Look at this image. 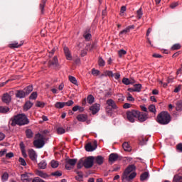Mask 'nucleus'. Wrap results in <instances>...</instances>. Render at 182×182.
I'll use <instances>...</instances> for the list:
<instances>
[{
  "label": "nucleus",
  "mask_w": 182,
  "mask_h": 182,
  "mask_svg": "<svg viewBox=\"0 0 182 182\" xmlns=\"http://www.w3.org/2000/svg\"><path fill=\"white\" fill-rule=\"evenodd\" d=\"M136 170V166L132 164L127 167L122 176V181L127 182L132 181L134 178H136L137 173L136 172H132Z\"/></svg>",
  "instance_id": "1"
},
{
  "label": "nucleus",
  "mask_w": 182,
  "mask_h": 182,
  "mask_svg": "<svg viewBox=\"0 0 182 182\" xmlns=\"http://www.w3.org/2000/svg\"><path fill=\"white\" fill-rule=\"evenodd\" d=\"M25 126V124H29V119L25 115V114H18L14 116L11 119V126L13 127L16 126Z\"/></svg>",
  "instance_id": "2"
},
{
  "label": "nucleus",
  "mask_w": 182,
  "mask_h": 182,
  "mask_svg": "<svg viewBox=\"0 0 182 182\" xmlns=\"http://www.w3.org/2000/svg\"><path fill=\"white\" fill-rule=\"evenodd\" d=\"M156 122L159 124H168L169 122H171V117L168 112L164 111L158 114Z\"/></svg>",
  "instance_id": "3"
},
{
  "label": "nucleus",
  "mask_w": 182,
  "mask_h": 182,
  "mask_svg": "<svg viewBox=\"0 0 182 182\" xmlns=\"http://www.w3.org/2000/svg\"><path fill=\"white\" fill-rule=\"evenodd\" d=\"M36 140L33 141V145L36 149H42L45 146V136L41 134H36Z\"/></svg>",
  "instance_id": "4"
},
{
  "label": "nucleus",
  "mask_w": 182,
  "mask_h": 182,
  "mask_svg": "<svg viewBox=\"0 0 182 182\" xmlns=\"http://www.w3.org/2000/svg\"><path fill=\"white\" fill-rule=\"evenodd\" d=\"M139 116V111L132 110L127 112V118L131 123H134L135 119Z\"/></svg>",
  "instance_id": "5"
},
{
  "label": "nucleus",
  "mask_w": 182,
  "mask_h": 182,
  "mask_svg": "<svg viewBox=\"0 0 182 182\" xmlns=\"http://www.w3.org/2000/svg\"><path fill=\"white\" fill-rule=\"evenodd\" d=\"M94 162L95 156H88L84 160V167H85V168H90L93 167Z\"/></svg>",
  "instance_id": "6"
},
{
  "label": "nucleus",
  "mask_w": 182,
  "mask_h": 182,
  "mask_svg": "<svg viewBox=\"0 0 182 182\" xmlns=\"http://www.w3.org/2000/svg\"><path fill=\"white\" fill-rule=\"evenodd\" d=\"M90 110L92 112V114H96L100 110V104H94L90 107Z\"/></svg>",
  "instance_id": "7"
},
{
  "label": "nucleus",
  "mask_w": 182,
  "mask_h": 182,
  "mask_svg": "<svg viewBox=\"0 0 182 182\" xmlns=\"http://www.w3.org/2000/svg\"><path fill=\"white\" fill-rule=\"evenodd\" d=\"M136 118L138 119L139 122H146V120L148 119L147 114L138 111V116H136Z\"/></svg>",
  "instance_id": "8"
},
{
  "label": "nucleus",
  "mask_w": 182,
  "mask_h": 182,
  "mask_svg": "<svg viewBox=\"0 0 182 182\" xmlns=\"http://www.w3.org/2000/svg\"><path fill=\"white\" fill-rule=\"evenodd\" d=\"M28 156L30 157L32 161H36V159L38 155H36V152L33 149H28Z\"/></svg>",
  "instance_id": "9"
},
{
  "label": "nucleus",
  "mask_w": 182,
  "mask_h": 182,
  "mask_svg": "<svg viewBox=\"0 0 182 182\" xmlns=\"http://www.w3.org/2000/svg\"><path fill=\"white\" fill-rule=\"evenodd\" d=\"M97 149V144H95L94 146L92 145V143H88L85 145L86 151H95Z\"/></svg>",
  "instance_id": "10"
},
{
  "label": "nucleus",
  "mask_w": 182,
  "mask_h": 182,
  "mask_svg": "<svg viewBox=\"0 0 182 182\" xmlns=\"http://www.w3.org/2000/svg\"><path fill=\"white\" fill-rule=\"evenodd\" d=\"M64 53L67 60H72V53L68 47H64Z\"/></svg>",
  "instance_id": "11"
},
{
  "label": "nucleus",
  "mask_w": 182,
  "mask_h": 182,
  "mask_svg": "<svg viewBox=\"0 0 182 182\" xmlns=\"http://www.w3.org/2000/svg\"><path fill=\"white\" fill-rule=\"evenodd\" d=\"M11 95H9V94L8 93L4 94L2 97V102L4 103H6V105H9V103H11Z\"/></svg>",
  "instance_id": "12"
},
{
  "label": "nucleus",
  "mask_w": 182,
  "mask_h": 182,
  "mask_svg": "<svg viewBox=\"0 0 182 182\" xmlns=\"http://www.w3.org/2000/svg\"><path fill=\"white\" fill-rule=\"evenodd\" d=\"M76 119L78 122H86V120H87V114H80L77 116Z\"/></svg>",
  "instance_id": "13"
},
{
  "label": "nucleus",
  "mask_w": 182,
  "mask_h": 182,
  "mask_svg": "<svg viewBox=\"0 0 182 182\" xmlns=\"http://www.w3.org/2000/svg\"><path fill=\"white\" fill-rule=\"evenodd\" d=\"M107 106H109V107H111V109H117V105H116V102L112 99L107 100Z\"/></svg>",
  "instance_id": "14"
},
{
  "label": "nucleus",
  "mask_w": 182,
  "mask_h": 182,
  "mask_svg": "<svg viewBox=\"0 0 182 182\" xmlns=\"http://www.w3.org/2000/svg\"><path fill=\"white\" fill-rule=\"evenodd\" d=\"M94 161L97 163L99 166H102L103 164V162L105 161V158L102 156H97L95 157Z\"/></svg>",
  "instance_id": "15"
},
{
  "label": "nucleus",
  "mask_w": 182,
  "mask_h": 182,
  "mask_svg": "<svg viewBox=\"0 0 182 182\" xmlns=\"http://www.w3.org/2000/svg\"><path fill=\"white\" fill-rule=\"evenodd\" d=\"M36 176H38L39 177H41L42 178H48V177H49V175L48 173L43 172V171L37 170V171H36Z\"/></svg>",
  "instance_id": "16"
},
{
  "label": "nucleus",
  "mask_w": 182,
  "mask_h": 182,
  "mask_svg": "<svg viewBox=\"0 0 182 182\" xmlns=\"http://www.w3.org/2000/svg\"><path fill=\"white\" fill-rule=\"evenodd\" d=\"M119 159V155L117 154H111L109 156V161L114 163Z\"/></svg>",
  "instance_id": "17"
},
{
  "label": "nucleus",
  "mask_w": 182,
  "mask_h": 182,
  "mask_svg": "<svg viewBox=\"0 0 182 182\" xmlns=\"http://www.w3.org/2000/svg\"><path fill=\"white\" fill-rule=\"evenodd\" d=\"M129 32H130V27L126 28L125 29L120 31L119 36L120 38H124V36H126Z\"/></svg>",
  "instance_id": "18"
},
{
  "label": "nucleus",
  "mask_w": 182,
  "mask_h": 182,
  "mask_svg": "<svg viewBox=\"0 0 182 182\" xmlns=\"http://www.w3.org/2000/svg\"><path fill=\"white\" fill-rule=\"evenodd\" d=\"M16 96L18 97V99H23L26 96V92L23 90H18Z\"/></svg>",
  "instance_id": "19"
},
{
  "label": "nucleus",
  "mask_w": 182,
  "mask_h": 182,
  "mask_svg": "<svg viewBox=\"0 0 182 182\" xmlns=\"http://www.w3.org/2000/svg\"><path fill=\"white\" fill-rule=\"evenodd\" d=\"M58 65V57H53L52 60L49 61V66H57Z\"/></svg>",
  "instance_id": "20"
},
{
  "label": "nucleus",
  "mask_w": 182,
  "mask_h": 182,
  "mask_svg": "<svg viewBox=\"0 0 182 182\" xmlns=\"http://www.w3.org/2000/svg\"><path fill=\"white\" fill-rule=\"evenodd\" d=\"M122 147H123L124 151H132V147L130 146V144H129V143H127V142H124L122 144Z\"/></svg>",
  "instance_id": "21"
},
{
  "label": "nucleus",
  "mask_w": 182,
  "mask_h": 182,
  "mask_svg": "<svg viewBox=\"0 0 182 182\" xmlns=\"http://www.w3.org/2000/svg\"><path fill=\"white\" fill-rule=\"evenodd\" d=\"M26 136L27 139H32L33 137V132H32V129H28L26 130Z\"/></svg>",
  "instance_id": "22"
},
{
  "label": "nucleus",
  "mask_w": 182,
  "mask_h": 182,
  "mask_svg": "<svg viewBox=\"0 0 182 182\" xmlns=\"http://www.w3.org/2000/svg\"><path fill=\"white\" fill-rule=\"evenodd\" d=\"M122 83L127 85H133V83H134V80H130L129 78L124 77L122 79Z\"/></svg>",
  "instance_id": "23"
},
{
  "label": "nucleus",
  "mask_w": 182,
  "mask_h": 182,
  "mask_svg": "<svg viewBox=\"0 0 182 182\" xmlns=\"http://www.w3.org/2000/svg\"><path fill=\"white\" fill-rule=\"evenodd\" d=\"M176 110L180 112L182 110V100H178L176 103Z\"/></svg>",
  "instance_id": "24"
},
{
  "label": "nucleus",
  "mask_w": 182,
  "mask_h": 182,
  "mask_svg": "<svg viewBox=\"0 0 182 182\" xmlns=\"http://www.w3.org/2000/svg\"><path fill=\"white\" fill-rule=\"evenodd\" d=\"M32 106H33V103L31 102V101H28L25 103L23 109L24 110L27 111V110H29V109H31Z\"/></svg>",
  "instance_id": "25"
},
{
  "label": "nucleus",
  "mask_w": 182,
  "mask_h": 182,
  "mask_svg": "<svg viewBox=\"0 0 182 182\" xmlns=\"http://www.w3.org/2000/svg\"><path fill=\"white\" fill-rule=\"evenodd\" d=\"M46 166H48V164H46V161H41L38 164V168H41V170H45V168H46Z\"/></svg>",
  "instance_id": "26"
},
{
  "label": "nucleus",
  "mask_w": 182,
  "mask_h": 182,
  "mask_svg": "<svg viewBox=\"0 0 182 182\" xmlns=\"http://www.w3.org/2000/svg\"><path fill=\"white\" fill-rule=\"evenodd\" d=\"M105 65H106V61H105V60H103V58L100 56L98 58V65L100 68H103L105 66Z\"/></svg>",
  "instance_id": "27"
},
{
  "label": "nucleus",
  "mask_w": 182,
  "mask_h": 182,
  "mask_svg": "<svg viewBox=\"0 0 182 182\" xmlns=\"http://www.w3.org/2000/svg\"><path fill=\"white\" fill-rule=\"evenodd\" d=\"M54 106L55 109H63L65 107V102H57Z\"/></svg>",
  "instance_id": "28"
},
{
  "label": "nucleus",
  "mask_w": 182,
  "mask_h": 182,
  "mask_svg": "<svg viewBox=\"0 0 182 182\" xmlns=\"http://www.w3.org/2000/svg\"><path fill=\"white\" fill-rule=\"evenodd\" d=\"M46 6V0H42L40 4V9L41 11V14H43Z\"/></svg>",
  "instance_id": "29"
},
{
  "label": "nucleus",
  "mask_w": 182,
  "mask_h": 182,
  "mask_svg": "<svg viewBox=\"0 0 182 182\" xmlns=\"http://www.w3.org/2000/svg\"><path fill=\"white\" fill-rule=\"evenodd\" d=\"M87 100L89 105H92V103H95V97H93L92 95H90L87 96Z\"/></svg>",
  "instance_id": "30"
},
{
  "label": "nucleus",
  "mask_w": 182,
  "mask_h": 182,
  "mask_svg": "<svg viewBox=\"0 0 182 182\" xmlns=\"http://www.w3.org/2000/svg\"><path fill=\"white\" fill-rule=\"evenodd\" d=\"M21 181L23 182H28V181H29V176H28L27 173L21 174Z\"/></svg>",
  "instance_id": "31"
},
{
  "label": "nucleus",
  "mask_w": 182,
  "mask_h": 182,
  "mask_svg": "<svg viewBox=\"0 0 182 182\" xmlns=\"http://www.w3.org/2000/svg\"><path fill=\"white\" fill-rule=\"evenodd\" d=\"M77 162V159H70L67 161V164H68L70 166H75Z\"/></svg>",
  "instance_id": "32"
},
{
  "label": "nucleus",
  "mask_w": 182,
  "mask_h": 182,
  "mask_svg": "<svg viewBox=\"0 0 182 182\" xmlns=\"http://www.w3.org/2000/svg\"><path fill=\"white\" fill-rule=\"evenodd\" d=\"M24 90L26 95H29V93H31L33 90V87L32 85H29L27 87H26Z\"/></svg>",
  "instance_id": "33"
},
{
  "label": "nucleus",
  "mask_w": 182,
  "mask_h": 182,
  "mask_svg": "<svg viewBox=\"0 0 182 182\" xmlns=\"http://www.w3.org/2000/svg\"><path fill=\"white\" fill-rule=\"evenodd\" d=\"M83 166L85 167V160L83 159H81L78 161L77 167V168H82Z\"/></svg>",
  "instance_id": "34"
},
{
  "label": "nucleus",
  "mask_w": 182,
  "mask_h": 182,
  "mask_svg": "<svg viewBox=\"0 0 182 182\" xmlns=\"http://www.w3.org/2000/svg\"><path fill=\"white\" fill-rule=\"evenodd\" d=\"M69 80L71 82V83L77 86V80H76V77L73 76H69Z\"/></svg>",
  "instance_id": "35"
},
{
  "label": "nucleus",
  "mask_w": 182,
  "mask_h": 182,
  "mask_svg": "<svg viewBox=\"0 0 182 182\" xmlns=\"http://www.w3.org/2000/svg\"><path fill=\"white\" fill-rule=\"evenodd\" d=\"M75 178L77 181H83V173L82 172H77V176Z\"/></svg>",
  "instance_id": "36"
},
{
  "label": "nucleus",
  "mask_w": 182,
  "mask_h": 182,
  "mask_svg": "<svg viewBox=\"0 0 182 182\" xmlns=\"http://www.w3.org/2000/svg\"><path fill=\"white\" fill-rule=\"evenodd\" d=\"M9 108L8 107H0V113H8Z\"/></svg>",
  "instance_id": "37"
},
{
  "label": "nucleus",
  "mask_w": 182,
  "mask_h": 182,
  "mask_svg": "<svg viewBox=\"0 0 182 182\" xmlns=\"http://www.w3.org/2000/svg\"><path fill=\"white\" fill-rule=\"evenodd\" d=\"M182 176L179 175H175L173 176V182H181Z\"/></svg>",
  "instance_id": "38"
},
{
  "label": "nucleus",
  "mask_w": 182,
  "mask_h": 182,
  "mask_svg": "<svg viewBox=\"0 0 182 182\" xmlns=\"http://www.w3.org/2000/svg\"><path fill=\"white\" fill-rule=\"evenodd\" d=\"M149 177V173L148 172H144L141 175L140 180L141 181H144Z\"/></svg>",
  "instance_id": "39"
},
{
  "label": "nucleus",
  "mask_w": 182,
  "mask_h": 182,
  "mask_svg": "<svg viewBox=\"0 0 182 182\" xmlns=\"http://www.w3.org/2000/svg\"><path fill=\"white\" fill-rule=\"evenodd\" d=\"M83 37L85 38V41H89L90 39H92V34H90V33H85Z\"/></svg>",
  "instance_id": "40"
},
{
  "label": "nucleus",
  "mask_w": 182,
  "mask_h": 182,
  "mask_svg": "<svg viewBox=\"0 0 182 182\" xmlns=\"http://www.w3.org/2000/svg\"><path fill=\"white\" fill-rule=\"evenodd\" d=\"M148 109L149 112H151V113H154V114H156V106L154 105H151Z\"/></svg>",
  "instance_id": "41"
},
{
  "label": "nucleus",
  "mask_w": 182,
  "mask_h": 182,
  "mask_svg": "<svg viewBox=\"0 0 182 182\" xmlns=\"http://www.w3.org/2000/svg\"><path fill=\"white\" fill-rule=\"evenodd\" d=\"M136 16L138 19H141V17L143 16V11H141V8L136 11Z\"/></svg>",
  "instance_id": "42"
},
{
  "label": "nucleus",
  "mask_w": 182,
  "mask_h": 182,
  "mask_svg": "<svg viewBox=\"0 0 182 182\" xmlns=\"http://www.w3.org/2000/svg\"><path fill=\"white\" fill-rule=\"evenodd\" d=\"M50 164L53 168H56L59 166V163L54 160L51 161Z\"/></svg>",
  "instance_id": "43"
},
{
  "label": "nucleus",
  "mask_w": 182,
  "mask_h": 182,
  "mask_svg": "<svg viewBox=\"0 0 182 182\" xmlns=\"http://www.w3.org/2000/svg\"><path fill=\"white\" fill-rule=\"evenodd\" d=\"M105 76H109V77H114V74L113 73L112 71L110 70H107L105 72Z\"/></svg>",
  "instance_id": "44"
},
{
  "label": "nucleus",
  "mask_w": 182,
  "mask_h": 182,
  "mask_svg": "<svg viewBox=\"0 0 182 182\" xmlns=\"http://www.w3.org/2000/svg\"><path fill=\"white\" fill-rule=\"evenodd\" d=\"M37 97H38V92H33L30 95L29 99H31L32 100H36Z\"/></svg>",
  "instance_id": "45"
},
{
  "label": "nucleus",
  "mask_w": 182,
  "mask_h": 182,
  "mask_svg": "<svg viewBox=\"0 0 182 182\" xmlns=\"http://www.w3.org/2000/svg\"><path fill=\"white\" fill-rule=\"evenodd\" d=\"M135 92H140L141 90V85L140 84H136L134 85Z\"/></svg>",
  "instance_id": "46"
},
{
  "label": "nucleus",
  "mask_w": 182,
  "mask_h": 182,
  "mask_svg": "<svg viewBox=\"0 0 182 182\" xmlns=\"http://www.w3.org/2000/svg\"><path fill=\"white\" fill-rule=\"evenodd\" d=\"M9 178V174H8L6 172L4 173L1 176L2 181H6Z\"/></svg>",
  "instance_id": "47"
},
{
  "label": "nucleus",
  "mask_w": 182,
  "mask_h": 182,
  "mask_svg": "<svg viewBox=\"0 0 182 182\" xmlns=\"http://www.w3.org/2000/svg\"><path fill=\"white\" fill-rule=\"evenodd\" d=\"M92 75H93L94 76H99V75H100V71L93 68L92 70Z\"/></svg>",
  "instance_id": "48"
},
{
  "label": "nucleus",
  "mask_w": 182,
  "mask_h": 182,
  "mask_svg": "<svg viewBox=\"0 0 182 182\" xmlns=\"http://www.w3.org/2000/svg\"><path fill=\"white\" fill-rule=\"evenodd\" d=\"M118 53H119V58H122V56H124V55H126V53H127V51L122 49L118 51Z\"/></svg>",
  "instance_id": "49"
},
{
  "label": "nucleus",
  "mask_w": 182,
  "mask_h": 182,
  "mask_svg": "<svg viewBox=\"0 0 182 182\" xmlns=\"http://www.w3.org/2000/svg\"><path fill=\"white\" fill-rule=\"evenodd\" d=\"M57 132L58 134H63L65 133V130L63 127H59L57 129Z\"/></svg>",
  "instance_id": "50"
},
{
  "label": "nucleus",
  "mask_w": 182,
  "mask_h": 182,
  "mask_svg": "<svg viewBox=\"0 0 182 182\" xmlns=\"http://www.w3.org/2000/svg\"><path fill=\"white\" fill-rule=\"evenodd\" d=\"M36 107H45V103L41 101H37L36 103Z\"/></svg>",
  "instance_id": "51"
},
{
  "label": "nucleus",
  "mask_w": 182,
  "mask_h": 182,
  "mask_svg": "<svg viewBox=\"0 0 182 182\" xmlns=\"http://www.w3.org/2000/svg\"><path fill=\"white\" fill-rule=\"evenodd\" d=\"M52 176H54L55 177H60L62 176V171H57L55 172H53L52 173Z\"/></svg>",
  "instance_id": "52"
},
{
  "label": "nucleus",
  "mask_w": 182,
  "mask_h": 182,
  "mask_svg": "<svg viewBox=\"0 0 182 182\" xmlns=\"http://www.w3.org/2000/svg\"><path fill=\"white\" fill-rule=\"evenodd\" d=\"M127 100H128V102H134V97H133V96L129 93L128 97H127Z\"/></svg>",
  "instance_id": "53"
},
{
  "label": "nucleus",
  "mask_w": 182,
  "mask_h": 182,
  "mask_svg": "<svg viewBox=\"0 0 182 182\" xmlns=\"http://www.w3.org/2000/svg\"><path fill=\"white\" fill-rule=\"evenodd\" d=\"M18 161L21 166H26V161L23 159V158H19Z\"/></svg>",
  "instance_id": "54"
},
{
  "label": "nucleus",
  "mask_w": 182,
  "mask_h": 182,
  "mask_svg": "<svg viewBox=\"0 0 182 182\" xmlns=\"http://www.w3.org/2000/svg\"><path fill=\"white\" fill-rule=\"evenodd\" d=\"M160 50L161 52H162V53H165V55H168V53H170V50L166 48H160Z\"/></svg>",
  "instance_id": "55"
},
{
  "label": "nucleus",
  "mask_w": 182,
  "mask_h": 182,
  "mask_svg": "<svg viewBox=\"0 0 182 182\" xmlns=\"http://www.w3.org/2000/svg\"><path fill=\"white\" fill-rule=\"evenodd\" d=\"M32 182H45V181L41 179L39 177H36L33 179Z\"/></svg>",
  "instance_id": "56"
},
{
  "label": "nucleus",
  "mask_w": 182,
  "mask_h": 182,
  "mask_svg": "<svg viewBox=\"0 0 182 182\" xmlns=\"http://www.w3.org/2000/svg\"><path fill=\"white\" fill-rule=\"evenodd\" d=\"M80 109H82V107L76 105L73 107V112H77V110H80Z\"/></svg>",
  "instance_id": "57"
},
{
  "label": "nucleus",
  "mask_w": 182,
  "mask_h": 182,
  "mask_svg": "<svg viewBox=\"0 0 182 182\" xmlns=\"http://www.w3.org/2000/svg\"><path fill=\"white\" fill-rule=\"evenodd\" d=\"M6 159H12L14 157V153L9 152L8 154H6Z\"/></svg>",
  "instance_id": "58"
},
{
  "label": "nucleus",
  "mask_w": 182,
  "mask_h": 182,
  "mask_svg": "<svg viewBox=\"0 0 182 182\" xmlns=\"http://www.w3.org/2000/svg\"><path fill=\"white\" fill-rule=\"evenodd\" d=\"M75 103L73 100H69L67 102H65V106H72Z\"/></svg>",
  "instance_id": "59"
},
{
  "label": "nucleus",
  "mask_w": 182,
  "mask_h": 182,
  "mask_svg": "<svg viewBox=\"0 0 182 182\" xmlns=\"http://www.w3.org/2000/svg\"><path fill=\"white\" fill-rule=\"evenodd\" d=\"M179 90H181V85H179L178 87H176L174 89L173 92H174L175 93H178V91H179Z\"/></svg>",
  "instance_id": "60"
},
{
  "label": "nucleus",
  "mask_w": 182,
  "mask_h": 182,
  "mask_svg": "<svg viewBox=\"0 0 182 182\" xmlns=\"http://www.w3.org/2000/svg\"><path fill=\"white\" fill-rule=\"evenodd\" d=\"M170 6L172 9H174V8H176V6H178V2L172 3Z\"/></svg>",
  "instance_id": "61"
},
{
  "label": "nucleus",
  "mask_w": 182,
  "mask_h": 182,
  "mask_svg": "<svg viewBox=\"0 0 182 182\" xmlns=\"http://www.w3.org/2000/svg\"><path fill=\"white\" fill-rule=\"evenodd\" d=\"M176 75H182V63L181 64V68L177 70Z\"/></svg>",
  "instance_id": "62"
},
{
  "label": "nucleus",
  "mask_w": 182,
  "mask_h": 182,
  "mask_svg": "<svg viewBox=\"0 0 182 182\" xmlns=\"http://www.w3.org/2000/svg\"><path fill=\"white\" fill-rule=\"evenodd\" d=\"M124 109H130V107H132V105L129 104V103H125L123 105Z\"/></svg>",
  "instance_id": "63"
},
{
  "label": "nucleus",
  "mask_w": 182,
  "mask_h": 182,
  "mask_svg": "<svg viewBox=\"0 0 182 182\" xmlns=\"http://www.w3.org/2000/svg\"><path fill=\"white\" fill-rule=\"evenodd\" d=\"M176 148L178 150H179V151L182 152V144H179L176 146Z\"/></svg>",
  "instance_id": "64"
}]
</instances>
